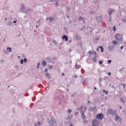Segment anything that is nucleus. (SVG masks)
Instances as JSON below:
<instances>
[{
    "label": "nucleus",
    "instance_id": "nucleus-3",
    "mask_svg": "<svg viewBox=\"0 0 126 126\" xmlns=\"http://www.w3.org/2000/svg\"><path fill=\"white\" fill-rule=\"evenodd\" d=\"M115 37L116 38V40H117V42H118V43H121L122 37L121 36V34L118 33L116 35Z\"/></svg>",
    "mask_w": 126,
    "mask_h": 126
},
{
    "label": "nucleus",
    "instance_id": "nucleus-43",
    "mask_svg": "<svg viewBox=\"0 0 126 126\" xmlns=\"http://www.w3.org/2000/svg\"><path fill=\"white\" fill-rule=\"evenodd\" d=\"M113 44H114V45H116V44H117V41L113 40L112 42Z\"/></svg>",
    "mask_w": 126,
    "mask_h": 126
},
{
    "label": "nucleus",
    "instance_id": "nucleus-47",
    "mask_svg": "<svg viewBox=\"0 0 126 126\" xmlns=\"http://www.w3.org/2000/svg\"><path fill=\"white\" fill-rule=\"evenodd\" d=\"M23 60H21V61H20V63H21V64H23Z\"/></svg>",
    "mask_w": 126,
    "mask_h": 126
},
{
    "label": "nucleus",
    "instance_id": "nucleus-57",
    "mask_svg": "<svg viewBox=\"0 0 126 126\" xmlns=\"http://www.w3.org/2000/svg\"><path fill=\"white\" fill-rule=\"evenodd\" d=\"M67 10H68V11H69V7H68L67 8Z\"/></svg>",
    "mask_w": 126,
    "mask_h": 126
},
{
    "label": "nucleus",
    "instance_id": "nucleus-36",
    "mask_svg": "<svg viewBox=\"0 0 126 126\" xmlns=\"http://www.w3.org/2000/svg\"><path fill=\"white\" fill-rule=\"evenodd\" d=\"M81 82L83 83V84H84V83L85 82V79H82Z\"/></svg>",
    "mask_w": 126,
    "mask_h": 126
},
{
    "label": "nucleus",
    "instance_id": "nucleus-60",
    "mask_svg": "<svg viewBox=\"0 0 126 126\" xmlns=\"http://www.w3.org/2000/svg\"><path fill=\"white\" fill-rule=\"evenodd\" d=\"M96 89H97V88H96V87H94V90H96Z\"/></svg>",
    "mask_w": 126,
    "mask_h": 126
},
{
    "label": "nucleus",
    "instance_id": "nucleus-23",
    "mask_svg": "<svg viewBox=\"0 0 126 126\" xmlns=\"http://www.w3.org/2000/svg\"><path fill=\"white\" fill-rule=\"evenodd\" d=\"M7 25L9 26H11V25H12V23L11 21H9L8 22Z\"/></svg>",
    "mask_w": 126,
    "mask_h": 126
},
{
    "label": "nucleus",
    "instance_id": "nucleus-28",
    "mask_svg": "<svg viewBox=\"0 0 126 126\" xmlns=\"http://www.w3.org/2000/svg\"><path fill=\"white\" fill-rule=\"evenodd\" d=\"M103 93H105V94H106V95L108 94V92L107 91H105V90H103Z\"/></svg>",
    "mask_w": 126,
    "mask_h": 126
},
{
    "label": "nucleus",
    "instance_id": "nucleus-22",
    "mask_svg": "<svg viewBox=\"0 0 126 126\" xmlns=\"http://www.w3.org/2000/svg\"><path fill=\"white\" fill-rule=\"evenodd\" d=\"M79 20L80 21H84V18L82 17H80Z\"/></svg>",
    "mask_w": 126,
    "mask_h": 126
},
{
    "label": "nucleus",
    "instance_id": "nucleus-15",
    "mask_svg": "<svg viewBox=\"0 0 126 126\" xmlns=\"http://www.w3.org/2000/svg\"><path fill=\"white\" fill-rule=\"evenodd\" d=\"M46 60L48 63H52V58H51V57H47V58H46Z\"/></svg>",
    "mask_w": 126,
    "mask_h": 126
},
{
    "label": "nucleus",
    "instance_id": "nucleus-6",
    "mask_svg": "<svg viewBox=\"0 0 126 126\" xmlns=\"http://www.w3.org/2000/svg\"><path fill=\"white\" fill-rule=\"evenodd\" d=\"M115 12V10L112 8H109V10L107 11L109 16H112V13H113V12Z\"/></svg>",
    "mask_w": 126,
    "mask_h": 126
},
{
    "label": "nucleus",
    "instance_id": "nucleus-41",
    "mask_svg": "<svg viewBox=\"0 0 126 126\" xmlns=\"http://www.w3.org/2000/svg\"><path fill=\"white\" fill-rule=\"evenodd\" d=\"M107 63H112V60H108Z\"/></svg>",
    "mask_w": 126,
    "mask_h": 126
},
{
    "label": "nucleus",
    "instance_id": "nucleus-33",
    "mask_svg": "<svg viewBox=\"0 0 126 126\" xmlns=\"http://www.w3.org/2000/svg\"><path fill=\"white\" fill-rule=\"evenodd\" d=\"M96 13V12L94 11H92L90 12V14H95Z\"/></svg>",
    "mask_w": 126,
    "mask_h": 126
},
{
    "label": "nucleus",
    "instance_id": "nucleus-59",
    "mask_svg": "<svg viewBox=\"0 0 126 126\" xmlns=\"http://www.w3.org/2000/svg\"><path fill=\"white\" fill-rule=\"evenodd\" d=\"M92 52L91 51H89V52H88V54H91Z\"/></svg>",
    "mask_w": 126,
    "mask_h": 126
},
{
    "label": "nucleus",
    "instance_id": "nucleus-53",
    "mask_svg": "<svg viewBox=\"0 0 126 126\" xmlns=\"http://www.w3.org/2000/svg\"><path fill=\"white\" fill-rule=\"evenodd\" d=\"M120 49H121V50H123V49H124V46H121Z\"/></svg>",
    "mask_w": 126,
    "mask_h": 126
},
{
    "label": "nucleus",
    "instance_id": "nucleus-35",
    "mask_svg": "<svg viewBox=\"0 0 126 126\" xmlns=\"http://www.w3.org/2000/svg\"><path fill=\"white\" fill-rule=\"evenodd\" d=\"M99 64H103V61L102 60L99 61Z\"/></svg>",
    "mask_w": 126,
    "mask_h": 126
},
{
    "label": "nucleus",
    "instance_id": "nucleus-25",
    "mask_svg": "<svg viewBox=\"0 0 126 126\" xmlns=\"http://www.w3.org/2000/svg\"><path fill=\"white\" fill-rule=\"evenodd\" d=\"M93 61L94 63H96V56H94V57L93 58Z\"/></svg>",
    "mask_w": 126,
    "mask_h": 126
},
{
    "label": "nucleus",
    "instance_id": "nucleus-16",
    "mask_svg": "<svg viewBox=\"0 0 126 126\" xmlns=\"http://www.w3.org/2000/svg\"><path fill=\"white\" fill-rule=\"evenodd\" d=\"M99 20L98 19V17H96V20H97L98 22H102V16H100L99 17Z\"/></svg>",
    "mask_w": 126,
    "mask_h": 126
},
{
    "label": "nucleus",
    "instance_id": "nucleus-62",
    "mask_svg": "<svg viewBox=\"0 0 126 126\" xmlns=\"http://www.w3.org/2000/svg\"><path fill=\"white\" fill-rule=\"evenodd\" d=\"M77 111H80V108H77Z\"/></svg>",
    "mask_w": 126,
    "mask_h": 126
},
{
    "label": "nucleus",
    "instance_id": "nucleus-32",
    "mask_svg": "<svg viewBox=\"0 0 126 126\" xmlns=\"http://www.w3.org/2000/svg\"><path fill=\"white\" fill-rule=\"evenodd\" d=\"M82 110H83V106H80V111H81V113H82V112H83V111H82Z\"/></svg>",
    "mask_w": 126,
    "mask_h": 126
},
{
    "label": "nucleus",
    "instance_id": "nucleus-52",
    "mask_svg": "<svg viewBox=\"0 0 126 126\" xmlns=\"http://www.w3.org/2000/svg\"><path fill=\"white\" fill-rule=\"evenodd\" d=\"M44 71H45V72H47V71H48V69L47 68H45Z\"/></svg>",
    "mask_w": 126,
    "mask_h": 126
},
{
    "label": "nucleus",
    "instance_id": "nucleus-31",
    "mask_svg": "<svg viewBox=\"0 0 126 126\" xmlns=\"http://www.w3.org/2000/svg\"><path fill=\"white\" fill-rule=\"evenodd\" d=\"M53 43L55 44V45H57L58 44V42H57V40H55V39H53Z\"/></svg>",
    "mask_w": 126,
    "mask_h": 126
},
{
    "label": "nucleus",
    "instance_id": "nucleus-38",
    "mask_svg": "<svg viewBox=\"0 0 126 126\" xmlns=\"http://www.w3.org/2000/svg\"><path fill=\"white\" fill-rule=\"evenodd\" d=\"M122 20L123 22H126V19L123 18L122 19Z\"/></svg>",
    "mask_w": 126,
    "mask_h": 126
},
{
    "label": "nucleus",
    "instance_id": "nucleus-55",
    "mask_svg": "<svg viewBox=\"0 0 126 126\" xmlns=\"http://www.w3.org/2000/svg\"><path fill=\"white\" fill-rule=\"evenodd\" d=\"M54 1H55L56 2H59V0H54Z\"/></svg>",
    "mask_w": 126,
    "mask_h": 126
},
{
    "label": "nucleus",
    "instance_id": "nucleus-20",
    "mask_svg": "<svg viewBox=\"0 0 126 126\" xmlns=\"http://www.w3.org/2000/svg\"><path fill=\"white\" fill-rule=\"evenodd\" d=\"M45 76H46V77H48V78H51V74L49 73H45Z\"/></svg>",
    "mask_w": 126,
    "mask_h": 126
},
{
    "label": "nucleus",
    "instance_id": "nucleus-58",
    "mask_svg": "<svg viewBox=\"0 0 126 126\" xmlns=\"http://www.w3.org/2000/svg\"><path fill=\"white\" fill-rule=\"evenodd\" d=\"M112 74V73H111V72H108V75H111Z\"/></svg>",
    "mask_w": 126,
    "mask_h": 126
},
{
    "label": "nucleus",
    "instance_id": "nucleus-49",
    "mask_svg": "<svg viewBox=\"0 0 126 126\" xmlns=\"http://www.w3.org/2000/svg\"><path fill=\"white\" fill-rule=\"evenodd\" d=\"M123 86L124 88H126V84H123Z\"/></svg>",
    "mask_w": 126,
    "mask_h": 126
},
{
    "label": "nucleus",
    "instance_id": "nucleus-9",
    "mask_svg": "<svg viewBox=\"0 0 126 126\" xmlns=\"http://www.w3.org/2000/svg\"><path fill=\"white\" fill-rule=\"evenodd\" d=\"M24 9H25V5L22 4L21 5V11L22 12L25 13V11H24Z\"/></svg>",
    "mask_w": 126,
    "mask_h": 126
},
{
    "label": "nucleus",
    "instance_id": "nucleus-18",
    "mask_svg": "<svg viewBox=\"0 0 126 126\" xmlns=\"http://www.w3.org/2000/svg\"><path fill=\"white\" fill-rule=\"evenodd\" d=\"M49 20L50 22H53V21H54L55 19H54V18H53V17H50L49 18Z\"/></svg>",
    "mask_w": 126,
    "mask_h": 126
},
{
    "label": "nucleus",
    "instance_id": "nucleus-37",
    "mask_svg": "<svg viewBox=\"0 0 126 126\" xmlns=\"http://www.w3.org/2000/svg\"><path fill=\"white\" fill-rule=\"evenodd\" d=\"M113 30L114 32L116 31V30H117V29L116 28V26L113 27Z\"/></svg>",
    "mask_w": 126,
    "mask_h": 126
},
{
    "label": "nucleus",
    "instance_id": "nucleus-14",
    "mask_svg": "<svg viewBox=\"0 0 126 126\" xmlns=\"http://www.w3.org/2000/svg\"><path fill=\"white\" fill-rule=\"evenodd\" d=\"M81 115L82 119H83V120H84V121L85 120V118H86V116H85V115L84 114V112L83 111H82Z\"/></svg>",
    "mask_w": 126,
    "mask_h": 126
},
{
    "label": "nucleus",
    "instance_id": "nucleus-1",
    "mask_svg": "<svg viewBox=\"0 0 126 126\" xmlns=\"http://www.w3.org/2000/svg\"><path fill=\"white\" fill-rule=\"evenodd\" d=\"M107 113L112 116H115V115H117V111L114 110L113 109H108Z\"/></svg>",
    "mask_w": 126,
    "mask_h": 126
},
{
    "label": "nucleus",
    "instance_id": "nucleus-63",
    "mask_svg": "<svg viewBox=\"0 0 126 126\" xmlns=\"http://www.w3.org/2000/svg\"><path fill=\"white\" fill-rule=\"evenodd\" d=\"M13 22L14 23H16V21H13Z\"/></svg>",
    "mask_w": 126,
    "mask_h": 126
},
{
    "label": "nucleus",
    "instance_id": "nucleus-42",
    "mask_svg": "<svg viewBox=\"0 0 126 126\" xmlns=\"http://www.w3.org/2000/svg\"><path fill=\"white\" fill-rule=\"evenodd\" d=\"M39 66H40V63H37V68H39Z\"/></svg>",
    "mask_w": 126,
    "mask_h": 126
},
{
    "label": "nucleus",
    "instance_id": "nucleus-5",
    "mask_svg": "<svg viewBox=\"0 0 126 126\" xmlns=\"http://www.w3.org/2000/svg\"><path fill=\"white\" fill-rule=\"evenodd\" d=\"M96 118L98 120H103L104 119V115H103V113H100L96 116Z\"/></svg>",
    "mask_w": 126,
    "mask_h": 126
},
{
    "label": "nucleus",
    "instance_id": "nucleus-4",
    "mask_svg": "<svg viewBox=\"0 0 126 126\" xmlns=\"http://www.w3.org/2000/svg\"><path fill=\"white\" fill-rule=\"evenodd\" d=\"M49 124L50 126H53V125H55L56 124V120L52 118L50 121H49Z\"/></svg>",
    "mask_w": 126,
    "mask_h": 126
},
{
    "label": "nucleus",
    "instance_id": "nucleus-24",
    "mask_svg": "<svg viewBox=\"0 0 126 126\" xmlns=\"http://www.w3.org/2000/svg\"><path fill=\"white\" fill-rule=\"evenodd\" d=\"M120 101L122 102V103H123V104H125L126 102L125 101V99L123 98H120Z\"/></svg>",
    "mask_w": 126,
    "mask_h": 126
},
{
    "label": "nucleus",
    "instance_id": "nucleus-51",
    "mask_svg": "<svg viewBox=\"0 0 126 126\" xmlns=\"http://www.w3.org/2000/svg\"><path fill=\"white\" fill-rule=\"evenodd\" d=\"M99 81L101 82H102V78H99Z\"/></svg>",
    "mask_w": 126,
    "mask_h": 126
},
{
    "label": "nucleus",
    "instance_id": "nucleus-48",
    "mask_svg": "<svg viewBox=\"0 0 126 126\" xmlns=\"http://www.w3.org/2000/svg\"><path fill=\"white\" fill-rule=\"evenodd\" d=\"M75 94H72L71 95L72 97H74V96H75Z\"/></svg>",
    "mask_w": 126,
    "mask_h": 126
},
{
    "label": "nucleus",
    "instance_id": "nucleus-11",
    "mask_svg": "<svg viewBox=\"0 0 126 126\" xmlns=\"http://www.w3.org/2000/svg\"><path fill=\"white\" fill-rule=\"evenodd\" d=\"M43 125V122L38 121L37 123L34 124V126H40Z\"/></svg>",
    "mask_w": 126,
    "mask_h": 126
},
{
    "label": "nucleus",
    "instance_id": "nucleus-26",
    "mask_svg": "<svg viewBox=\"0 0 126 126\" xmlns=\"http://www.w3.org/2000/svg\"><path fill=\"white\" fill-rule=\"evenodd\" d=\"M14 67L16 68V69H17V70H18V69H19V66L18 65H15Z\"/></svg>",
    "mask_w": 126,
    "mask_h": 126
},
{
    "label": "nucleus",
    "instance_id": "nucleus-27",
    "mask_svg": "<svg viewBox=\"0 0 126 126\" xmlns=\"http://www.w3.org/2000/svg\"><path fill=\"white\" fill-rule=\"evenodd\" d=\"M71 112H72V110L70 109H68V111H67V113L68 114H70L71 113Z\"/></svg>",
    "mask_w": 126,
    "mask_h": 126
},
{
    "label": "nucleus",
    "instance_id": "nucleus-8",
    "mask_svg": "<svg viewBox=\"0 0 126 126\" xmlns=\"http://www.w3.org/2000/svg\"><path fill=\"white\" fill-rule=\"evenodd\" d=\"M114 48H115L114 46L109 45L107 47V49L109 52H113V51H114Z\"/></svg>",
    "mask_w": 126,
    "mask_h": 126
},
{
    "label": "nucleus",
    "instance_id": "nucleus-64",
    "mask_svg": "<svg viewBox=\"0 0 126 126\" xmlns=\"http://www.w3.org/2000/svg\"><path fill=\"white\" fill-rule=\"evenodd\" d=\"M46 20H49V18H46Z\"/></svg>",
    "mask_w": 126,
    "mask_h": 126
},
{
    "label": "nucleus",
    "instance_id": "nucleus-19",
    "mask_svg": "<svg viewBox=\"0 0 126 126\" xmlns=\"http://www.w3.org/2000/svg\"><path fill=\"white\" fill-rule=\"evenodd\" d=\"M75 67V68H76L77 69H78V68H79V67H80V65H79L78 64V63H76Z\"/></svg>",
    "mask_w": 126,
    "mask_h": 126
},
{
    "label": "nucleus",
    "instance_id": "nucleus-44",
    "mask_svg": "<svg viewBox=\"0 0 126 126\" xmlns=\"http://www.w3.org/2000/svg\"><path fill=\"white\" fill-rule=\"evenodd\" d=\"M55 5L56 6H59V2H56Z\"/></svg>",
    "mask_w": 126,
    "mask_h": 126
},
{
    "label": "nucleus",
    "instance_id": "nucleus-40",
    "mask_svg": "<svg viewBox=\"0 0 126 126\" xmlns=\"http://www.w3.org/2000/svg\"><path fill=\"white\" fill-rule=\"evenodd\" d=\"M23 62H24L25 63H27V59L25 58V59L23 60Z\"/></svg>",
    "mask_w": 126,
    "mask_h": 126
},
{
    "label": "nucleus",
    "instance_id": "nucleus-21",
    "mask_svg": "<svg viewBox=\"0 0 126 126\" xmlns=\"http://www.w3.org/2000/svg\"><path fill=\"white\" fill-rule=\"evenodd\" d=\"M7 50H8V52L9 53L11 52V50H12V49L11 48V47H7Z\"/></svg>",
    "mask_w": 126,
    "mask_h": 126
},
{
    "label": "nucleus",
    "instance_id": "nucleus-7",
    "mask_svg": "<svg viewBox=\"0 0 126 126\" xmlns=\"http://www.w3.org/2000/svg\"><path fill=\"white\" fill-rule=\"evenodd\" d=\"M33 12V10L32 9L29 8L27 10L25 11V13L26 14H30Z\"/></svg>",
    "mask_w": 126,
    "mask_h": 126
},
{
    "label": "nucleus",
    "instance_id": "nucleus-45",
    "mask_svg": "<svg viewBox=\"0 0 126 126\" xmlns=\"http://www.w3.org/2000/svg\"><path fill=\"white\" fill-rule=\"evenodd\" d=\"M110 19L109 20V21H112V16H109Z\"/></svg>",
    "mask_w": 126,
    "mask_h": 126
},
{
    "label": "nucleus",
    "instance_id": "nucleus-39",
    "mask_svg": "<svg viewBox=\"0 0 126 126\" xmlns=\"http://www.w3.org/2000/svg\"><path fill=\"white\" fill-rule=\"evenodd\" d=\"M48 68H50V69H52L53 68V65L48 66Z\"/></svg>",
    "mask_w": 126,
    "mask_h": 126
},
{
    "label": "nucleus",
    "instance_id": "nucleus-2",
    "mask_svg": "<svg viewBox=\"0 0 126 126\" xmlns=\"http://www.w3.org/2000/svg\"><path fill=\"white\" fill-rule=\"evenodd\" d=\"M99 125H100V122L98 120L94 119L93 120L92 124L93 126H99Z\"/></svg>",
    "mask_w": 126,
    "mask_h": 126
},
{
    "label": "nucleus",
    "instance_id": "nucleus-12",
    "mask_svg": "<svg viewBox=\"0 0 126 126\" xmlns=\"http://www.w3.org/2000/svg\"><path fill=\"white\" fill-rule=\"evenodd\" d=\"M62 39L63 40H65V41H68V36L64 34L62 37Z\"/></svg>",
    "mask_w": 126,
    "mask_h": 126
},
{
    "label": "nucleus",
    "instance_id": "nucleus-34",
    "mask_svg": "<svg viewBox=\"0 0 126 126\" xmlns=\"http://www.w3.org/2000/svg\"><path fill=\"white\" fill-rule=\"evenodd\" d=\"M125 69V67H123V68H121V69L119 70L120 72H123L124 71L123 69Z\"/></svg>",
    "mask_w": 126,
    "mask_h": 126
},
{
    "label": "nucleus",
    "instance_id": "nucleus-61",
    "mask_svg": "<svg viewBox=\"0 0 126 126\" xmlns=\"http://www.w3.org/2000/svg\"><path fill=\"white\" fill-rule=\"evenodd\" d=\"M69 23H70V24H71V23H72L71 21L70 20V21H69Z\"/></svg>",
    "mask_w": 126,
    "mask_h": 126
},
{
    "label": "nucleus",
    "instance_id": "nucleus-13",
    "mask_svg": "<svg viewBox=\"0 0 126 126\" xmlns=\"http://www.w3.org/2000/svg\"><path fill=\"white\" fill-rule=\"evenodd\" d=\"M76 40H80L81 39V36L78 33H76L75 35Z\"/></svg>",
    "mask_w": 126,
    "mask_h": 126
},
{
    "label": "nucleus",
    "instance_id": "nucleus-30",
    "mask_svg": "<svg viewBox=\"0 0 126 126\" xmlns=\"http://www.w3.org/2000/svg\"><path fill=\"white\" fill-rule=\"evenodd\" d=\"M99 49H101L102 53H103V52H104V48H103V47H102V46H100L99 47Z\"/></svg>",
    "mask_w": 126,
    "mask_h": 126
},
{
    "label": "nucleus",
    "instance_id": "nucleus-54",
    "mask_svg": "<svg viewBox=\"0 0 126 126\" xmlns=\"http://www.w3.org/2000/svg\"><path fill=\"white\" fill-rule=\"evenodd\" d=\"M54 0H48V1H49L50 2H52V1H54Z\"/></svg>",
    "mask_w": 126,
    "mask_h": 126
},
{
    "label": "nucleus",
    "instance_id": "nucleus-46",
    "mask_svg": "<svg viewBox=\"0 0 126 126\" xmlns=\"http://www.w3.org/2000/svg\"><path fill=\"white\" fill-rule=\"evenodd\" d=\"M4 62V60H3V59H1L0 60V63H3Z\"/></svg>",
    "mask_w": 126,
    "mask_h": 126
},
{
    "label": "nucleus",
    "instance_id": "nucleus-56",
    "mask_svg": "<svg viewBox=\"0 0 126 126\" xmlns=\"http://www.w3.org/2000/svg\"><path fill=\"white\" fill-rule=\"evenodd\" d=\"M79 114V113L78 112H76V113H75V115H78Z\"/></svg>",
    "mask_w": 126,
    "mask_h": 126
},
{
    "label": "nucleus",
    "instance_id": "nucleus-50",
    "mask_svg": "<svg viewBox=\"0 0 126 126\" xmlns=\"http://www.w3.org/2000/svg\"><path fill=\"white\" fill-rule=\"evenodd\" d=\"M73 77L75 78H77V76L76 75H74L73 76Z\"/></svg>",
    "mask_w": 126,
    "mask_h": 126
},
{
    "label": "nucleus",
    "instance_id": "nucleus-29",
    "mask_svg": "<svg viewBox=\"0 0 126 126\" xmlns=\"http://www.w3.org/2000/svg\"><path fill=\"white\" fill-rule=\"evenodd\" d=\"M94 108H92V107H90L89 108V111H90V112H92V111H93V110H94Z\"/></svg>",
    "mask_w": 126,
    "mask_h": 126
},
{
    "label": "nucleus",
    "instance_id": "nucleus-10",
    "mask_svg": "<svg viewBox=\"0 0 126 126\" xmlns=\"http://www.w3.org/2000/svg\"><path fill=\"white\" fill-rule=\"evenodd\" d=\"M115 121L117 122V121H119V122H121V117L119 115H117V114L115 115Z\"/></svg>",
    "mask_w": 126,
    "mask_h": 126
},
{
    "label": "nucleus",
    "instance_id": "nucleus-17",
    "mask_svg": "<svg viewBox=\"0 0 126 126\" xmlns=\"http://www.w3.org/2000/svg\"><path fill=\"white\" fill-rule=\"evenodd\" d=\"M42 64L43 66H46V65H47V62L45 61H42Z\"/></svg>",
    "mask_w": 126,
    "mask_h": 126
}]
</instances>
